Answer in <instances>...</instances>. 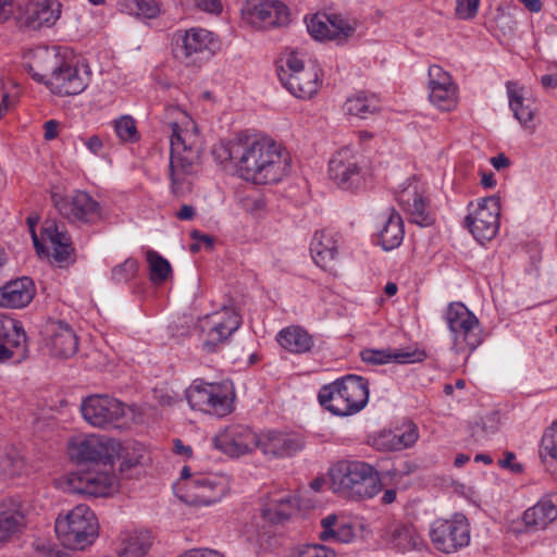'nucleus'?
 <instances>
[{"label": "nucleus", "mask_w": 557, "mask_h": 557, "mask_svg": "<svg viewBox=\"0 0 557 557\" xmlns=\"http://www.w3.org/2000/svg\"><path fill=\"white\" fill-rule=\"evenodd\" d=\"M305 446L301 435L269 430L257 434V448L269 458H289Z\"/></svg>", "instance_id": "20"}, {"label": "nucleus", "mask_w": 557, "mask_h": 557, "mask_svg": "<svg viewBox=\"0 0 557 557\" xmlns=\"http://www.w3.org/2000/svg\"><path fill=\"white\" fill-rule=\"evenodd\" d=\"M491 164L497 171H499L508 168L510 165V160L504 153H498L497 156L491 158Z\"/></svg>", "instance_id": "62"}, {"label": "nucleus", "mask_w": 557, "mask_h": 557, "mask_svg": "<svg viewBox=\"0 0 557 557\" xmlns=\"http://www.w3.org/2000/svg\"><path fill=\"white\" fill-rule=\"evenodd\" d=\"M114 131L122 141L133 143L139 137L136 123L129 115H124L117 119L114 123Z\"/></svg>", "instance_id": "48"}, {"label": "nucleus", "mask_w": 557, "mask_h": 557, "mask_svg": "<svg viewBox=\"0 0 557 557\" xmlns=\"http://www.w3.org/2000/svg\"><path fill=\"white\" fill-rule=\"evenodd\" d=\"M337 522V517L335 515H329L327 517L321 520V527L323 531L320 533V540L329 541L334 534V527Z\"/></svg>", "instance_id": "54"}, {"label": "nucleus", "mask_w": 557, "mask_h": 557, "mask_svg": "<svg viewBox=\"0 0 557 557\" xmlns=\"http://www.w3.org/2000/svg\"><path fill=\"white\" fill-rule=\"evenodd\" d=\"M170 114L181 119L170 122L169 178L171 193L182 198L193 191L194 182L201 169V140L196 126L181 109L171 107Z\"/></svg>", "instance_id": "2"}, {"label": "nucleus", "mask_w": 557, "mask_h": 557, "mask_svg": "<svg viewBox=\"0 0 557 557\" xmlns=\"http://www.w3.org/2000/svg\"><path fill=\"white\" fill-rule=\"evenodd\" d=\"M21 96V86L15 81L9 79L2 84V100L0 103V117L5 115L16 106Z\"/></svg>", "instance_id": "44"}, {"label": "nucleus", "mask_w": 557, "mask_h": 557, "mask_svg": "<svg viewBox=\"0 0 557 557\" xmlns=\"http://www.w3.org/2000/svg\"><path fill=\"white\" fill-rule=\"evenodd\" d=\"M33 77L58 96H76L89 84L90 72L67 48L53 47L38 51L30 66Z\"/></svg>", "instance_id": "3"}, {"label": "nucleus", "mask_w": 557, "mask_h": 557, "mask_svg": "<svg viewBox=\"0 0 557 557\" xmlns=\"http://www.w3.org/2000/svg\"><path fill=\"white\" fill-rule=\"evenodd\" d=\"M355 537V532L351 525L342 524L337 529H335L334 534L331 539L339 543H349Z\"/></svg>", "instance_id": "55"}, {"label": "nucleus", "mask_w": 557, "mask_h": 557, "mask_svg": "<svg viewBox=\"0 0 557 557\" xmlns=\"http://www.w3.org/2000/svg\"><path fill=\"white\" fill-rule=\"evenodd\" d=\"M81 412L94 428L104 429L120 421L125 414L123 403L108 395H90L83 399Z\"/></svg>", "instance_id": "16"}, {"label": "nucleus", "mask_w": 557, "mask_h": 557, "mask_svg": "<svg viewBox=\"0 0 557 557\" xmlns=\"http://www.w3.org/2000/svg\"><path fill=\"white\" fill-rule=\"evenodd\" d=\"M228 487L223 478L216 475H198L186 483L182 499L191 506H210L220 502Z\"/></svg>", "instance_id": "17"}, {"label": "nucleus", "mask_w": 557, "mask_h": 557, "mask_svg": "<svg viewBox=\"0 0 557 557\" xmlns=\"http://www.w3.org/2000/svg\"><path fill=\"white\" fill-rule=\"evenodd\" d=\"M180 557H224L221 553L208 549V548H197V549H190Z\"/></svg>", "instance_id": "58"}, {"label": "nucleus", "mask_w": 557, "mask_h": 557, "mask_svg": "<svg viewBox=\"0 0 557 557\" xmlns=\"http://www.w3.org/2000/svg\"><path fill=\"white\" fill-rule=\"evenodd\" d=\"M151 542L147 532H133L123 540L120 557H144Z\"/></svg>", "instance_id": "40"}, {"label": "nucleus", "mask_w": 557, "mask_h": 557, "mask_svg": "<svg viewBox=\"0 0 557 557\" xmlns=\"http://www.w3.org/2000/svg\"><path fill=\"white\" fill-rule=\"evenodd\" d=\"M318 399L320 405L334 416H352L368 404L369 383L361 376L347 375L323 385Z\"/></svg>", "instance_id": "4"}, {"label": "nucleus", "mask_w": 557, "mask_h": 557, "mask_svg": "<svg viewBox=\"0 0 557 557\" xmlns=\"http://www.w3.org/2000/svg\"><path fill=\"white\" fill-rule=\"evenodd\" d=\"M48 346L58 358H71L78 350V337L73 327L64 321H50L47 324Z\"/></svg>", "instance_id": "27"}, {"label": "nucleus", "mask_w": 557, "mask_h": 557, "mask_svg": "<svg viewBox=\"0 0 557 557\" xmlns=\"http://www.w3.org/2000/svg\"><path fill=\"white\" fill-rule=\"evenodd\" d=\"M385 533L392 544L404 553L420 549L423 545V540L411 524L392 523L387 527Z\"/></svg>", "instance_id": "38"}, {"label": "nucleus", "mask_w": 557, "mask_h": 557, "mask_svg": "<svg viewBox=\"0 0 557 557\" xmlns=\"http://www.w3.org/2000/svg\"><path fill=\"white\" fill-rule=\"evenodd\" d=\"M24 460L16 453L0 455V474L5 476L18 475L24 469Z\"/></svg>", "instance_id": "47"}, {"label": "nucleus", "mask_w": 557, "mask_h": 557, "mask_svg": "<svg viewBox=\"0 0 557 557\" xmlns=\"http://www.w3.org/2000/svg\"><path fill=\"white\" fill-rule=\"evenodd\" d=\"M26 333L20 321L0 314V362H20L27 356Z\"/></svg>", "instance_id": "18"}, {"label": "nucleus", "mask_w": 557, "mask_h": 557, "mask_svg": "<svg viewBox=\"0 0 557 557\" xmlns=\"http://www.w3.org/2000/svg\"><path fill=\"white\" fill-rule=\"evenodd\" d=\"M55 533L70 549H84L98 536V522L94 511L84 504L77 505L55 520Z\"/></svg>", "instance_id": "6"}, {"label": "nucleus", "mask_w": 557, "mask_h": 557, "mask_svg": "<svg viewBox=\"0 0 557 557\" xmlns=\"http://www.w3.org/2000/svg\"><path fill=\"white\" fill-rule=\"evenodd\" d=\"M195 216V209L193 206L183 205L181 209L176 212V218L178 220L188 221Z\"/></svg>", "instance_id": "63"}, {"label": "nucleus", "mask_w": 557, "mask_h": 557, "mask_svg": "<svg viewBox=\"0 0 557 557\" xmlns=\"http://www.w3.org/2000/svg\"><path fill=\"white\" fill-rule=\"evenodd\" d=\"M380 244L384 250L398 247L404 239V222L399 213L391 209L379 233Z\"/></svg>", "instance_id": "39"}, {"label": "nucleus", "mask_w": 557, "mask_h": 557, "mask_svg": "<svg viewBox=\"0 0 557 557\" xmlns=\"http://www.w3.org/2000/svg\"><path fill=\"white\" fill-rule=\"evenodd\" d=\"M307 29L309 34L318 40H329L330 37V15L314 14L307 20Z\"/></svg>", "instance_id": "45"}, {"label": "nucleus", "mask_w": 557, "mask_h": 557, "mask_svg": "<svg viewBox=\"0 0 557 557\" xmlns=\"http://www.w3.org/2000/svg\"><path fill=\"white\" fill-rule=\"evenodd\" d=\"M175 37L176 57L184 61H189L194 55L212 50L216 46L214 35L203 28H190L184 33H177Z\"/></svg>", "instance_id": "29"}, {"label": "nucleus", "mask_w": 557, "mask_h": 557, "mask_svg": "<svg viewBox=\"0 0 557 557\" xmlns=\"http://www.w3.org/2000/svg\"><path fill=\"white\" fill-rule=\"evenodd\" d=\"M333 488L345 497L366 499L381 491L379 472L362 461L342 460L330 469Z\"/></svg>", "instance_id": "5"}, {"label": "nucleus", "mask_w": 557, "mask_h": 557, "mask_svg": "<svg viewBox=\"0 0 557 557\" xmlns=\"http://www.w3.org/2000/svg\"><path fill=\"white\" fill-rule=\"evenodd\" d=\"M396 200L399 206L409 214L410 221L420 225H431L433 220L428 210L429 199L425 196L423 184L418 181H410L397 193Z\"/></svg>", "instance_id": "23"}, {"label": "nucleus", "mask_w": 557, "mask_h": 557, "mask_svg": "<svg viewBox=\"0 0 557 557\" xmlns=\"http://www.w3.org/2000/svg\"><path fill=\"white\" fill-rule=\"evenodd\" d=\"M445 321L453 334V348L456 352H471L482 344L479 319L462 302L448 305Z\"/></svg>", "instance_id": "10"}, {"label": "nucleus", "mask_w": 557, "mask_h": 557, "mask_svg": "<svg viewBox=\"0 0 557 557\" xmlns=\"http://www.w3.org/2000/svg\"><path fill=\"white\" fill-rule=\"evenodd\" d=\"M516 455L511 451L505 453L504 459L498 461V465L502 468H507L512 470L513 472H520L522 470V466L519 463H515Z\"/></svg>", "instance_id": "60"}, {"label": "nucleus", "mask_w": 557, "mask_h": 557, "mask_svg": "<svg viewBox=\"0 0 557 557\" xmlns=\"http://www.w3.org/2000/svg\"><path fill=\"white\" fill-rule=\"evenodd\" d=\"M300 555L302 557H337L333 549L320 544L307 545Z\"/></svg>", "instance_id": "53"}, {"label": "nucleus", "mask_w": 557, "mask_h": 557, "mask_svg": "<svg viewBox=\"0 0 557 557\" xmlns=\"http://www.w3.org/2000/svg\"><path fill=\"white\" fill-rule=\"evenodd\" d=\"M214 448L230 457H240L257 448V434L248 426L232 424L216 433Z\"/></svg>", "instance_id": "19"}, {"label": "nucleus", "mask_w": 557, "mask_h": 557, "mask_svg": "<svg viewBox=\"0 0 557 557\" xmlns=\"http://www.w3.org/2000/svg\"><path fill=\"white\" fill-rule=\"evenodd\" d=\"M500 202L496 196L470 202L465 226L481 244L492 240L499 230Z\"/></svg>", "instance_id": "12"}, {"label": "nucleus", "mask_w": 557, "mask_h": 557, "mask_svg": "<svg viewBox=\"0 0 557 557\" xmlns=\"http://www.w3.org/2000/svg\"><path fill=\"white\" fill-rule=\"evenodd\" d=\"M430 536L434 547L445 554H454L470 544L471 529L467 517L455 513L449 519L433 522Z\"/></svg>", "instance_id": "13"}, {"label": "nucleus", "mask_w": 557, "mask_h": 557, "mask_svg": "<svg viewBox=\"0 0 557 557\" xmlns=\"http://www.w3.org/2000/svg\"><path fill=\"white\" fill-rule=\"evenodd\" d=\"M51 199L58 212L71 223L94 224L101 220L100 205L86 191L53 193Z\"/></svg>", "instance_id": "14"}, {"label": "nucleus", "mask_w": 557, "mask_h": 557, "mask_svg": "<svg viewBox=\"0 0 557 557\" xmlns=\"http://www.w3.org/2000/svg\"><path fill=\"white\" fill-rule=\"evenodd\" d=\"M357 28L355 21H349L337 14L330 15L329 40L345 41L354 35Z\"/></svg>", "instance_id": "43"}, {"label": "nucleus", "mask_w": 557, "mask_h": 557, "mask_svg": "<svg viewBox=\"0 0 557 557\" xmlns=\"http://www.w3.org/2000/svg\"><path fill=\"white\" fill-rule=\"evenodd\" d=\"M419 437L418 428L411 421H406L393 429L382 430L373 437V446L377 450L395 451L411 447Z\"/></svg>", "instance_id": "26"}, {"label": "nucleus", "mask_w": 557, "mask_h": 557, "mask_svg": "<svg viewBox=\"0 0 557 557\" xmlns=\"http://www.w3.org/2000/svg\"><path fill=\"white\" fill-rule=\"evenodd\" d=\"M85 145L94 154H97L103 147V143L98 135L90 136L88 139L85 140Z\"/></svg>", "instance_id": "61"}, {"label": "nucleus", "mask_w": 557, "mask_h": 557, "mask_svg": "<svg viewBox=\"0 0 557 557\" xmlns=\"http://www.w3.org/2000/svg\"><path fill=\"white\" fill-rule=\"evenodd\" d=\"M41 237L51 245V258L59 267L74 262V248L69 233L63 225L54 221H46L41 228Z\"/></svg>", "instance_id": "28"}, {"label": "nucleus", "mask_w": 557, "mask_h": 557, "mask_svg": "<svg viewBox=\"0 0 557 557\" xmlns=\"http://www.w3.org/2000/svg\"><path fill=\"white\" fill-rule=\"evenodd\" d=\"M69 456L77 463L111 467L122 453L121 443L104 435L90 434L72 440Z\"/></svg>", "instance_id": "8"}, {"label": "nucleus", "mask_w": 557, "mask_h": 557, "mask_svg": "<svg viewBox=\"0 0 557 557\" xmlns=\"http://www.w3.org/2000/svg\"><path fill=\"white\" fill-rule=\"evenodd\" d=\"M62 4L58 0H33L25 7V25L38 29L51 27L61 16Z\"/></svg>", "instance_id": "32"}, {"label": "nucleus", "mask_w": 557, "mask_h": 557, "mask_svg": "<svg viewBox=\"0 0 557 557\" xmlns=\"http://www.w3.org/2000/svg\"><path fill=\"white\" fill-rule=\"evenodd\" d=\"M120 456L122 457V461L119 468L121 475H125L128 471L139 466L144 457L139 451L135 449H133L131 453L125 451L123 455L120 454Z\"/></svg>", "instance_id": "52"}, {"label": "nucleus", "mask_w": 557, "mask_h": 557, "mask_svg": "<svg viewBox=\"0 0 557 557\" xmlns=\"http://www.w3.org/2000/svg\"><path fill=\"white\" fill-rule=\"evenodd\" d=\"M275 503L277 508L274 512L278 521L288 519L298 507L297 499L292 496L280 498Z\"/></svg>", "instance_id": "51"}, {"label": "nucleus", "mask_w": 557, "mask_h": 557, "mask_svg": "<svg viewBox=\"0 0 557 557\" xmlns=\"http://www.w3.org/2000/svg\"><path fill=\"white\" fill-rule=\"evenodd\" d=\"M310 252L317 265L333 271L339 257L337 234L331 230L317 231L310 244Z\"/></svg>", "instance_id": "30"}, {"label": "nucleus", "mask_w": 557, "mask_h": 557, "mask_svg": "<svg viewBox=\"0 0 557 557\" xmlns=\"http://www.w3.org/2000/svg\"><path fill=\"white\" fill-rule=\"evenodd\" d=\"M222 161H230L239 177L253 184L281 182L289 172L290 158L270 137L239 135L214 149Z\"/></svg>", "instance_id": "1"}, {"label": "nucleus", "mask_w": 557, "mask_h": 557, "mask_svg": "<svg viewBox=\"0 0 557 557\" xmlns=\"http://www.w3.org/2000/svg\"><path fill=\"white\" fill-rule=\"evenodd\" d=\"M242 318L232 307H224L206 319L201 326V346L207 352H215L239 329Z\"/></svg>", "instance_id": "15"}, {"label": "nucleus", "mask_w": 557, "mask_h": 557, "mask_svg": "<svg viewBox=\"0 0 557 557\" xmlns=\"http://www.w3.org/2000/svg\"><path fill=\"white\" fill-rule=\"evenodd\" d=\"M376 102L374 96L369 97L363 94H358L347 99L345 110L349 115L367 119L377 110Z\"/></svg>", "instance_id": "41"}, {"label": "nucleus", "mask_w": 557, "mask_h": 557, "mask_svg": "<svg viewBox=\"0 0 557 557\" xmlns=\"http://www.w3.org/2000/svg\"><path fill=\"white\" fill-rule=\"evenodd\" d=\"M429 99L442 111H451L458 104V87L450 74L442 66L433 64L429 67Z\"/></svg>", "instance_id": "22"}, {"label": "nucleus", "mask_w": 557, "mask_h": 557, "mask_svg": "<svg viewBox=\"0 0 557 557\" xmlns=\"http://www.w3.org/2000/svg\"><path fill=\"white\" fill-rule=\"evenodd\" d=\"M191 237L195 240L199 242L200 246L205 245L207 248H212V246H213V238L209 235L201 234L198 231H194V232H191Z\"/></svg>", "instance_id": "64"}, {"label": "nucleus", "mask_w": 557, "mask_h": 557, "mask_svg": "<svg viewBox=\"0 0 557 557\" xmlns=\"http://www.w3.org/2000/svg\"><path fill=\"white\" fill-rule=\"evenodd\" d=\"M250 23L261 27L284 26L289 22L288 8L278 0H256L248 9Z\"/></svg>", "instance_id": "25"}, {"label": "nucleus", "mask_w": 557, "mask_h": 557, "mask_svg": "<svg viewBox=\"0 0 557 557\" xmlns=\"http://www.w3.org/2000/svg\"><path fill=\"white\" fill-rule=\"evenodd\" d=\"M277 343L292 354L310 352L314 346L313 337L298 325H290L281 330L276 335Z\"/></svg>", "instance_id": "37"}, {"label": "nucleus", "mask_w": 557, "mask_h": 557, "mask_svg": "<svg viewBox=\"0 0 557 557\" xmlns=\"http://www.w3.org/2000/svg\"><path fill=\"white\" fill-rule=\"evenodd\" d=\"M396 200L399 206L409 214L410 221L420 225H431L433 220L428 210L429 199L425 196L423 184L418 181H410L397 193Z\"/></svg>", "instance_id": "24"}, {"label": "nucleus", "mask_w": 557, "mask_h": 557, "mask_svg": "<svg viewBox=\"0 0 557 557\" xmlns=\"http://www.w3.org/2000/svg\"><path fill=\"white\" fill-rule=\"evenodd\" d=\"M147 262L149 264L150 281L154 284H161L169 277L172 269L170 262L154 250L147 252Z\"/></svg>", "instance_id": "42"}, {"label": "nucleus", "mask_w": 557, "mask_h": 557, "mask_svg": "<svg viewBox=\"0 0 557 557\" xmlns=\"http://www.w3.org/2000/svg\"><path fill=\"white\" fill-rule=\"evenodd\" d=\"M557 519V494L540 499L522 515L524 525L533 530H543Z\"/></svg>", "instance_id": "36"}, {"label": "nucleus", "mask_w": 557, "mask_h": 557, "mask_svg": "<svg viewBox=\"0 0 557 557\" xmlns=\"http://www.w3.org/2000/svg\"><path fill=\"white\" fill-rule=\"evenodd\" d=\"M540 456L550 457L557 461V421L545 430L541 441Z\"/></svg>", "instance_id": "46"}, {"label": "nucleus", "mask_w": 557, "mask_h": 557, "mask_svg": "<svg viewBox=\"0 0 557 557\" xmlns=\"http://www.w3.org/2000/svg\"><path fill=\"white\" fill-rule=\"evenodd\" d=\"M480 0H456L455 14L460 20L473 18L479 10Z\"/></svg>", "instance_id": "50"}, {"label": "nucleus", "mask_w": 557, "mask_h": 557, "mask_svg": "<svg viewBox=\"0 0 557 557\" xmlns=\"http://www.w3.org/2000/svg\"><path fill=\"white\" fill-rule=\"evenodd\" d=\"M137 271L138 262L133 258H127L112 269L111 277L115 283H127L136 276Z\"/></svg>", "instance_id": "49"}, {"label": "nucleus", "mask_w": 557, "mask_h": 557, "mask_svg": "<svg viewBox=\"0 0 557 557\" xmlns=\"http://www.w3.org/2000/svg\"><path fill=\"white\" fill-rule=\"evenodd\" d=\"M361 360L372 366L396 362L400 364L422 362L426 354L422 349H363L360 352Z\"/></svg>", "instance_id": "31"}, {"label": "nucleus", "mask_w": 557, "mask_h": 557, "mask_svg": "<svg viewBox=\"0 0 557 557\" xmlns=\"http://www.w3.org/2000/svg\"><path fill=\"white\" fill-rule=\"evenodd\" d=\"M189 406L201 412L225 417L234 410V397L227 385L195 380L185 392Z\"/></svg>", "instance_id": "9"}, {"label": "nucleus", "mask_w": 557, "mask_h": 557, "mask_svg": "<svg viewBox=\"0 0 557 557\" xmlns=\"http://www.w3.org/2000/svg\"><path fill=\"white\" fill-rule=\"evenodd\" d=\"M22 505L14 499H4L0 504V546L3 547L25 527Z\"/></svg>", "instance_id": "35"}, {"label": "nucleus", "mask_w": 557, "mask_h": 557, "mask_svg": "<svg viewBox=\"0 0 557 557\" xmlns=\"http://www.w3.org/2000/svg\"><path fill=\"white\" fill-rule=\"evenodd\" d=\"M329 176L342 189H352L362 183L358 157L348 148L338 150L329 162Z\"/></svg>", "instance_id": "21"}, {"label": "nucleus", "mask_w": 557, "mask_h": 557, "mask_svg": "<svg viewBox=\"0 0 557 557\" xmlns=\"http://www.w3.org/2000/svg\"><path fill=\"white\" fill-rule=\"evenodd\" d=\"M113 466H89L66 474L60 482L61 487L72 494L106 497L116 492L119 478L112 472Z\"/></svg>", "instance_id": "7"}, {"label": "nucleus", "mask_w": 557, "mask_h": 557, "mask_svg": "<svg viewBox=\"0 0 557 557\" xmlns=\"http://www.w3.org/2000/svg\"><path fill=\"white\" fill-rule=\"evenodd\" d=\"M278 76L287 90L299 99L312 98L321 86L319 67L315 64L305 66L296 52L287 53Z\"/></svg>", "instance_id": "11"}, {"label": "nucleus", "mask_w": 557, "mask_h": 557, "mask_svg": "<svg viewBox=\"0 0 557 557\" xmlns=\"http://www.w3.org/2000/svg\"><path fill=\"white\" fill-rule=\"evenodd\" d=\"M36 294V287L33 280L23 276L8 282L0 287V307L21 309L30 304Z\"/></svg>", "instance_id": "33"}, {"label": "nucleus", "mask_w": 557, "mask_h": 557, "mask_svg": "<svg viewBox=\"0 0 557 557\" xmlns=\"http://www.w3.org/2000/svg\"><path fill=\"white\" fill-rule=\"evenodd\" d=\"M38 222V219L37 218H33V216H28L27 218V223H28V226H29V231H30V234H32V239H33V243H34V247L36 249V252L38 255H41L46 251V248H45V245L39 240L37 234H36V231H35V226Z\"/></svg>", "instance_id": "57"}, {"label": "nucleus", "mask_w": 557, "mask_h": 557, "mask_svg": "<svg viewBox=\"0 0 557 557\" xmlns=\"http://www.w3.org/2000/svg\"><path fill=\"white\" fill-rule=\"evenodd\" d=\"M195 5L209 13H220L222 11L221 0H193Z\"/></svg>", "instance_id": "56"}, {"label": "nucleus", "mask_w": 557, "mask_h": 557, "mask_svg": "<svg viewBox=\"0 0 557 557\" xmlns=\"http://www.w3.org/2000/svg\"><path fill=\"white\" fill-rule=\"evenodd\" d=\"M60 123L55 120H49L44 124V137L46 140H52L59 135Z\"/></svg>", "instance_id": "59"}, {"label": "nucleus", "mask_w": 557, "mask_h": 557, "mask_svg": "<svg viewBox=\"0 0 557 557\" xmlns=\"http://www.w3.org/2000/svg\"><path fill=\"white\" fill-rule=\"evenodd\" d=\"M506 88L509 107L515 117L524 128L533 132V120L537 111L534 100L527 96L523 87H520L516 82H507Z\"/></svg>", "instance_id": "34"}]
</instances>
